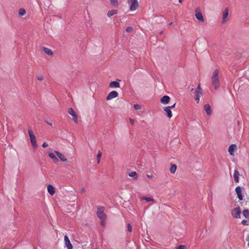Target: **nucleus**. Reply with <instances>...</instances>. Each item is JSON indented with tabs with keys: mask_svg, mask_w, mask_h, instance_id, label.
<instances>
[{
	"mask_svg": "<svg viewBox=\"0 0 249 249\" xmlns=\"http://www.w3.org/2000/svg\"><path fill=\"white\" fill-rule=\"evenodd\" d=\"M48 156H49V157L51 159H52L53 162L57 163L58 162V161H59L58 159L57 158V157L54 155V154L53 153H51V152H49Z\"/></svg>",
	"mask_w": 249,
	"mask_h": 249,
	"instance_id": "6ab92c4d",
	"label": "nucleus"
},
{
	"mask_svg": "<svg viewBox=\"0 0 249 249\" xmlns=\"http://www.w3.org/2000/svg\"><path fill=\"white\" fill-rule=\"evenodd\" d=\"M47 146H48V144L46 142H44L42 144V147L43 148H45Z\"/></svg>",
	"mask_w": 249,
	"mask_h": 249,
	"instance_id": "e433bc0d",
	"label": "nucleus"
},
{
	"mask_svg": "<svg viewBox=\"0 0 249 249\" xmlns=\"http://www.w3.org/2000/svg\"><path fill=\"white\" fill-rule=\"evenodd\" d=\"M147 177L148 178H153V176L152 175H147Z\"/></svg>",
	"mask_w": 249,
	"mask_h": 249,
	"instance_id": "79ce46f5",
	"label": "nucleus"
},
{
	"mask_svg": "<svg viewBox=\"0 0 249 249\" xmlns=\"http://www.w3.org/2000/svg\"><path fill=\"white\" fill-rule=\"evenodd\" d=\"M183 1V0H178L179 2L181 3H182Z\"/></svg>",
	"mask_w": 249,
	"mask_h": 249,
	"instance_id": "c03bdc74",
	"label": "nucleus"
},
{
	"mask_svg": "<svg viewBox=\"0 0 249 249\" xmlns=\"http://www.w3.org/2000/svg\"><path fill=\"white\" fill-rule=\"evenodd\" d=\"M132 31V28L131 27H127L126 28V31L127 33L131 32Z\"/></svg>",
	"mask_w": 249,
	"mask_h": 249,
	"instance_id": "f704fd0d",
	"label": "nucleus"
},
{
	"mask_svg": "<svg viewBox=\"0 0 249 249\" xmlns=\"http://www.w3.org/2000/svg\"><path fill=\"white\" fill-rule=\"evenodd\" d=\"M175 106H176V104L175 103L173 105H172V106H169L170 107V108H173L174 107H175Z\"/></svg>",
	"mask_w": 249,
	"mask_h": 249,
	"instance_id": "37998d69",
	"label": "nucleus"
},
{
	"mask_svg": "<svg viewBox=\"0 0 249 249\" xmlns=\"http://www.w3.org/2000/svg\"><path fill=\"white\" fill-rule=\"evenodd\" d=\"M109 87L111 88H119L120 87V85L117 81H112L109 83Z\"/></svg>",
	"mask_w": 249,
	"mask_h": 249,
	"instance_id": "f3484780",
	"label": "nucleus"
},
{
	"mask_svg": "<svg viewBox=\"0 0 249 249\" xmlns=\"http://www.w3.org/2000/svg\"><path fill=\"white\" fill-rule=\"evenodd\" d=\"M177 249H184V246L180 245L177 248Z\"/></svg>",
	"mask_w": 249,
	"mask_h": 249,
	"instance_id": "ea45409f",
	"label": "nucleus"
},
{
	"mask_svg": "<svg viewBox=\"0 0 249 249\" xmlns=\"http://www.w3.org/2000/svg\"><path fill=\"white\" fill-rule=\"evenodd\" d=\"M47 190L49 194L51 196H53L55 193V188L51 184H48L47 185Z\"/></svg>",
	"mask_w": 249,
	"mask_h": 249,
	"instance_id": "f8f14e48",
	"label": "nucleus"
},
{
	"mask_svg": "<svg viewBox=\"0 0 249 249\" xmlns=\"http://www.w3.org/2000/svg\"><path fill=\"white\" fill-rule=\"evenodd\" d=\"M239 172L237 170H235L233 173V178L235 182L238 183L239 182Z\"/></svg>",
	"mask_w": 249,
	"mask_h": 249,
	"instance_id": "412c9836",
	"label": "nucleus"
},
{
	"mask_svg": "<svg viewBox=\"0 0 249 249\" xmlns=\"http://www.w3.org/2000/svg\"><path fill=\"white\" fill-rule=\"evenodd\" d=\"M117 13V10H109L107 14V16L108 17H110L112 16L115 15Z\"/></svg>",
	"mask_w": 249,
	"mask_h": 249,
	"instance_id": "b1692460",
	"label": "nucleus"
},
{
	"mask_svg": "<svg viewBox=\"0 0 249 249\" xmlns=\"http://www.w3.org/2000/svg\"><path fill=\"white\" fill-rule=\"evenodd\" d=\"M43 50L48 55L52 56L53 54V52L50 49L46 47H43Z\"/></svg>",
	"mask_w": 249,
	"mask_h": 249,
	"instance_id": "4be33fe9",
	"label": "nucleus"
},
{
	"mask_svg": "<svg viewBox=\"0 0 249 249\" xmlns=\"http://www.w3.org/2000/svg\"><path fill=\"white\" fill-rule=\"evenodd\" d=\"M26 14V12L24 8H20L18 10V15L20 16H23Z\"/></svg>",
	"mask_w": 249,
	"mask_h": 249,
	"instance_id": "a878e982",
	"label": "nucleus"
},
{
	"mask_svg": "<svg viewBox=\"0 0 249 249\" xmlns=\"http://www.w3.org/2000/svg\"><path fill=\"white\" fill-rule=\"evenodd\" d=\"M195 17L199 22L203 23L204 21L203 16L199 8H196L195 10Z\"/></svg>",
	"mask_w": 249,
	"mask_h": 249,
	"instance_id": "39448f33",
	"label": "nucleus"
},
{
	"mask_svg": "<svg viewBox=\"0 0 249 249\" xmlns=\"http://www.w3.org/2000/svg\"><path fill=\"white\" fill-rule=\"evenodd\" d=\"M195 91H201V88H200V85H199L196 88V89H195Z\"/></svg>",
	"mask_w": 249,
	"mask_h": 249,
	"instance_id": "a19ab883",
	"label": "nucleus"
},
{
	"mask_svg": "<svg viewBox=\"0 0 249 249\" xmlns=\"http://www.w3.org/2000/svg\"><path fill=\"white\" fill-rule=\"evenodd\" d=\"M129 177L133 178L134 179H137V173L135 171H132L130 172L128 174Z\"/></svg>",
	"mask_w": 249,
	"mask_h": 249,
	"instance_id": "393cba45",
	"label": "nucleus"
},
{
	"mask_svg": "<svg viewBox=\"0 0 249 249\" xmlns=\"http://www.w3.org/2000/svg\"><path fill=\"white\" fill-rule=\"evenodd\" d=\"M134 107L136 110H141L142 109L141 106L139 104H135Z\"/></svg>",
	"mask_w": 249,
	"mask_h": 249,
	"instance_id": "7c9ffc66",
	"label": "nucleus"
},
{
	"mask_svg": "<svg viewBox=\"0 0 249 249\" xmlns=\"http://www.w3.org/2000/svg\"><path fill=\"white\" fill-rule=\"evenodd\" d=\"M204 108L207 115H210L212 114V110L210 105L206 104Z\"/></svg>",
	"mask_w": 249,
	"mask_h": 249,
	"instance_id": "aec40b11",
	"label": "nucleus"
},
{
	"mask_svg": "<svg viewBox=\"0 0 249 249\" xmlns=\"http://www.w3.org/2000/svg\"><path fill=\"white\" fill-rule=\"evenodd\" d=\"M45 122L49 125L52 126L53 124V121L52 120H46Z\"/></svg>",
	"mask_w": 249,
	"mask_h": 249,
	"instance_id": "2f4dec72",
	"label": "nucleus"
},
{
	"mask_svg": "<svg viewBox=\"0 0 249 249\" xmlns=\"http://www.w3.org/2000/svg\"><path fill=\"white\" fill-rule=\"evenodd\" d=\"M235 191L237 195V197L239 200H242L243 196L242 193V189L240 186H237L235 188Z\"/></svg>",
	"mask_w": 249,
	"mask_h": 249,
	"instance_id": "9d476101",
	"label": "nucleus"
},
{
	"mask_svg": "<svg viewBox=\"0 0 249 249\" xmlns=\"http://www.w3.org/2000/svg\"><path fill=\"white\" fill-rule=\"evenodd\" d=\"M127 2L131 11H134L137 9L139 6L138 0H127Z\"/></svg>",
	"mask_w": 249,
	"mask_h": 249,
	"instance_id": "7ed1b4c3",
	"label": "nucleus"
},
{
	"mask_svg": "<svg viewBox=\"0 0 249 249\" xmlns=\"http://www.w3.org/2000/svg\"><path fill=\"white\" fill-rule=\"evenodd\" d=\"M162 33H163V32H162V31H161V32H160V34H162Z\"/></svg>",
	"mask_w": 249,
	"mask_h": 249,
	"instance_id": "a18cd8bd",
	"label": "nucleus"
},
{
	"mask_svg": "<svg viewBox=\"0 0 249 249\" xmlns=\"http://www.w3.org/2000/svg\"><path fill=\"white\" fill-rule=\"evenodd\" d=\"M54 152L62 161L68 162L67 159L64 156V155L58 151H54Z\"/></svg>",
	"mask_w": 249,
	"mask_h": 249,
	"instance_id": "ddd939ff",
	"label": "nucleus"
},
{
	"mask_svg": "<svg viewBox=\"0 0 249 249\" xmlns=\"http://www.w3.org/2000/svg\"><path fill=\"white\" fill-rule=\"evenodd\" d=\"M236 148V145L235 144H232L229 146L228 151L231 155L233 156L234 155V151Z\"/></svg>",
	"mask_w": 249,
	"mask_h": 249,
	"instance_id": "dca6fc26",
	"label": "nucleus"
},
{
	"mask_svg": "<svg viewBox=\"0 0 249 249\" xmlns=\"http://www.w3.org/2000/svg\"><path fill=\"white\" fill-rule=\"evenodd\" d=\"M101 156H102V153L99 150L98 152V154H97V163L99 164L100 163V160H101Z\"/></svg>",
	"mask_w": 249,
	"mask_h": 249,
	"instance_id": "c756f323",
	"label": "nucleus"
},
{
	"mask_svg": "<svg viewBox=\"0 0 249 249\" xmlns=\"http://www.w3.org/2000/svg\"><path fill=\"white\" fill-rule=\"evenodd\" d=\"M68 112L72 116V120L75 123H78V118L76 112L72 108H68Z\"/></svg>",
	"mask_w": 249,
	"mask_h": 249,
	"instance_id": "6e6552de",
	"label": "nucleus"
},
{
	"mask_svg": "<svg viewBox=\"0 0 249 249\" xmlns=\"http://www.w3.org/2000/svg\"><path fill=\"white\" fill-rule=\"evenodd\" d=\"M243 214L244 217L249 220V211L248 210H245L243 211Z\"/></svg>",
	"mask_w": 249,
	"mask_h": 249,
	"instance_id": "bb28decb",
	"label": "nucleus"
},
{
	"mask_svg": "<svg viewBox=\"0 0 249 249\" xmlns=\"http://www.w3.org/2000/svg\"><path fill=\"white\" fill-rule=\"evenodd\" d=\"M195 99L196 101V102L198 103L199 102L200 97L202 95V92H201V91H195Z\"/></svg>",
	"mask_w": 249,
	"mask_h": 249,
	"instance_id": "a211bd4d",
	"label": "nucleus"
},
{
	"mask_svg": "<svg viewBox=\"0 0 249 249\" xmlns=\"http://www.w3.org/2000/svg\"><path fill=\"white\" fill-rule=\"evenodd\" d=\"M229 19V8H226L222 13V23H226Z\"/></svg>",
	"mask_w": 249,
	"mask_h": 249,
	"instance_id": "423d86ee",
	"label": "nucleus"
},
{
	"mask_svg": "<svg viewBox=\"0 0 249 249\" xmlns=\"http://www.w3.org/2000/svg\"><path fill=\"white\" fill-rule=\"evenodd\" d=\"M64 242L65 246L68 249H72V246L69 237L67 235L64 236Z\"/></svg>",
	"mask_w": 249,
	"mask_h": 249,
	"instance_id": "9b49d317",
	"label": "nucleus"
},
{
	"mask_svg": "<svg viewBox=\"0 0 249 249\" xmlns=\"http://www.w3.org/2000/svg\"><path fill=\"white\" fill-rule=\"evenodd\" d=\"M163 110L166 113V115L169 118H171L172 117V113L170 107H165Z\"/></svg>",
	"mask_w": 249,
	"mask_h": 249,
	"instance_id": "2eb2a0df",
	"label": "nucleus"
},
{
	"mask_svg": "<svg viewBox=\"0 0 249 249\" xmlns=\"http://www.w3.org/2000/svg\"><path fill=\"white\" fill-rule=\"evenodd\" d=\"M170 171L172 174L175 173L177 170V166L175 164L171 163L170 164Z\"/></svg>",
	"mask_w": 249,
	"mask_h": 249,
	"instance_id": "5701e85b",
	"label": "nucleus"
},
{
	"mask_svg": "<svg viewBox=\"0 0 249 249\" xmlns=\"http://www.w3.org/2000/svg\"><path fill=\"white\" fill-rule=\"evenodd\" d=\"M241 223L243 225H245V226H248L249 225V223H248V221L247 220H243L242 221V222Z\"/></svg>",
	"mask_w": 249,
	"mask_h": 249,
	"instance_id": "473e14b6",
	"label": "nucleus"
},
{
	"mask_svg": "<svg viewBox=\"0 0 249 249\" xmlns=\"http://www.w3.org/2000/svg\"><path fill=\"white\" fill-rule=\"evenodd\" d=\"M231 215L232 216L236 218H240L241 215V210L239 207L233 209L231 211Z\"/></svg>",
	"mask_w": 249,
	"mask_h": 249,
	"instance_id": "0eeeda50",
	"label": "nucleus"
},
{
	"mask_svg": "<svg viewBox=\"0 0 249 249\" xmlns=\"http://www.w3.org/2000/svg\"><path fill=\"white\" fill-rule=\"evenodd\" d=\"M110 4L114 6L117 7L118 6V2L117 0H110Z\"/></svg>",
	"mask_w": 249,
	"mask_h": 249,
	"instance_id": "cd10ccee",
	"label": "nucleus"
},
{
	"mask_svg": "<svg viewBox=\"0 0 249 249\" xmlns=\"http://www.w3.org/2000/svg\"><path fill=\"white\" fill-rule=\"evenodd\" d=\"M219 71L215 69L213 72L211 76L212 84L215 89L220 86V82L218 77Z\"/></svg>",
	"mask_w": 249,
	"mask_h": 249,
	"instance_id": "f257e3e1",
	"label": "nucleus"
},
{
	"mask_svg": "<svg viewBox=\"0 0 249 249\" xmlns=\"http://www.w3.org/2000/svg\"><path fill=\"white\" fill-rule=\"evenodd\" d=\"M246 240L248 242V246L249 247V234H248L246 237Z\"/></svg>",
	"mask_w": 249,
	"mask_h": 249,
	"instance_id": "4c0bfd02",
	"label": "nucleus"
},
{
	"mask_svg": "<svg viewBox=\"0 0 249 249\" xmlns=\"http://www.w3.org/2000/svg\"><path fill=\"white\" fill-rule=\"evenodd\" d=\"M141 200H145L148 202L153 201L154 200L151 197L142 196L141 197Z\"/></svg>",
	"mask_w": 249,
	"mask_h": 249,
	"instance_id": "c85d7f7f",
	"label": "nucleus"
},
{
	"mask_svg": "<svg viewBox=\"0 0 249 249\" xmlns=\"http://www.w3.org/2000/svg\"><path fill=\"white\" fill-rule=\"evenodd\" d=\"M170 100V98L167 95H164L162 97L160 100V102L163 104H167Z\"/></svg>",
	"mask_w": 249,
	"mask_h": 249,
	"instance_id": "4468645a",
	"label": "nucleus"
},
{
	"mask_svg": "<svg viewBox=\"0 0 249 249\" xmlns=\"http://www.w3.org/2000/svg\"><path fill=\"white\" fill-rule=\"evenodd\" d=\"M28 133L33 147L36 148L37 147L36 140L33 131L31 129H29Z\"/></svg>",
	"mask_w": 249,
	"mask_h": 249,
	"instance_id": "20e7f679",
	"label": "nucleus"
},
{
	"mask_svg": "<svg viewBox=\"0 0 249 249\" xmlns=\"http://www.w3.org/2000/svg\"><path fill=\"white\" fill-rule=\"evenodd\" d=\"M129 121H130V123L132 125H134V120L133 119H132L130 118L129 119Z\"/></svg>",
	"mask_w": 249,
	"mask_h": 249,
	"instance_id": "c9c22d12",
	"label": "nucleus"
},
{
	"mask_svg": "<svg viewBox=\"0 0 249 249\" xmlns=\"http://www.w3.org/2000/svg\"><path fill=\"white\" fill-rule=\"evenodd\" d=\"M118 96V93L116 91L113 90L111 91L106 97L107 100H110Z\"/></svg>",
	"mask_w": 249,
	"mask_h": 249,
	"instance_id": "1a4fd4ad",
	"label": "nucleus"
},
{
	"mask_svg": "<svg viewBox=\"0 0 249 249\" xmlns=\"http://www.w3.org/2000/svg\"><path fill=\"white\" fill-rule=\"evenodd\" d=\"M127 227L128 231L129 232H131L132 230V228L131 225L130 224H128Z\"/></svg>",
	"mask_w": 249,
	"mask_h": 249,
	"instance_id": "72a5a7b5",
	"label": "nucleus"
},
{
	"mask_svg": "<svg viewBox=\"0 0 249 249\" xmlns=\"http://www.w3.org/2000/svg\"><path fill=\"white\" fill-rule=\"evenodd\" d=\"M43 78L42 76H38L37 77V79L39 81H42L43 80Z\"/></svg>",
	"mask_w": 249,
	"mask_h": 249,
	"instance_id": "58836bf2",
	"label": "nucleus"
},
{
	"mask_svg": "<svg viewBox=\"0 0 249 249\" xmlns=\"http://www.w3.org/2000/svg\"><path fill=\"white\" fill-rule=\"evenodd\" d=\"M105 208L102 206H99L97 208L96 214L97 217L101 220V224L102 226L105 224V220L106 219V215L104 213Z\"/></svg>",
	"mask_w": 249,
	"mask_h": 249,
	"instance_id": "f03ea898",
	"label": "nucleus"
}]
</instances>
